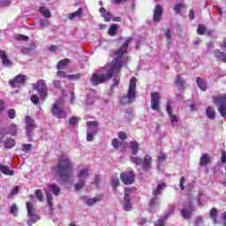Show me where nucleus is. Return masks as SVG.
Here are the masks:
<instances>
[{"label":"nucleus","mask_w":226,"mask_h":226,"mask_svg":"<svg viewBox=\"0 0 226 226\" xmlns=\"http://www.w3.org/2000/svg\"><path fill=\"white\" fill-rule=\"evenodd\" d=\"M18 211H19V208L17 207V204H13L11 207V209H10L11 215H13L14 216H17Z\"/></svg>","instance_id":"nucleus-49"},{"label":"nucleus","mask_w":226,"mask_h":226,"mask_svg":"<svg viewBox=\"0 0 226 226\" xmlns=\"http://www.w3.org/2000/svg\"><path fill=\"white\" fill-rule=\"evenodd\" d=\"M111 186H112L113 190H116L119 186V177H114L111 179Z\"/></svg>","instance_id":"nucleus-43"},{"label":"nucleus","mask_w":226,"mask_h":226,"mask_svg":"<svg viewBox=\"0 0 226 226\" xmlns=\"http://www.w3.org/2000/svg\"><path fill=\"white\" fill-rule=\"evenodd\" d=\"M39 11L43 15V17H46V19H50L52 17L50 11L47 7H40Z\"/></svg>","instance_id":"nucleus-31"},{"label":"nucleus","mask_w":226,"mask_h":226,"mask_svg":"<svg viewBox=\"0 0 226 226\" xmlns=\"http://www.w3.org/2000/svg\"><path fill=\"white\" fill-rule=\"evenodd\" d=\"M186 181V179H185L184 177H182L180 178V184H179V186H180V190H185V182Z\"/></svg>","instance_id":"nucleus-61"},{"label":"nucleus","mask_w":226,"mask_h":226,"mask_svg":"<svg viewBox=\"0 0 226 226\" xmlns=\"http://www.w3.org/2000/svg\"><path fill=\"white\" fill-rule=\"evenodd\" d=\"M35 197L40 202H43V192L40 189L35 190Z\"/></svg>","instance_id":"nucleus-44"},{"label":"nucleus","mask_w":226,"mask_h":226,"mask_svg":"<svg viewBox=\"0 0 226 226\" xmlns=\"http://www.w3.org/2000/svg\"><path fill=\"white\" fill-rule=\"evenodd\" d=\"M15 147V139L9 138L4 141V147L6 149H11V147Z\"/></svg>","instance_id":"nucleus-34"},{"label":"nucleus","mask_w":226,"mask_h":226,"mask_svg":"<svg viewBox=\"0 0 226 226\" xmlns=\"http://www.w3.org/2000/svg\"><path fill=\"white\" fill-rule=\"evenodd\" d=\"M50 192H52L55 197H57V195L61 193V188L56 184H48L47 187L44 188V193L46 195L48 205L49 207H52V206H54V203L52 202V200H54V197Z\"/></svg>","instance_id":"nucleus-4"},{"label":"nucleus","mask_w":226,"mask_h":226,"mask_svg":"<svg viewBox=\"0 0 226 226\" xmlns=\"http://www.w3.org/2000/svg\"><path fill=\"white\" fill-rule=\"evenodd\" d=\"M162 16H163V7H162V5L160 4H156L155 8L154 9L153 22H154V24L160 23Z\"/></svg>","instance_id":"nucleus-11"},{"label":"nucleus","mask_w":226,"mask_h":226,"mask_svg":"<svg viewBox=\"0 0 226 226\" xmlns=\"http://www.w3.org/2000/svg\"><path fill=\"white\" fill-rule=\"evenodd\" d=\"M26 135L31 137L33 131L36 128V122L31 117H26Z\"/></svg>","instance_id":"nucleus-12"},{"label":"nucleus","mask_w":226,"mask_h":226,"mask_svg":"<svg viewBox=\"0 0 226 226\" xmlns=\"http://www.w3.org/2000/svg\"><path fill=\"white\" fill-rule=\"evenodd\" d=\"M196 84L201 91H206V89H207V86L206 85V81L203 79H201L200 77L196 78Z\"/></svg>","instance_id":"nucleus-24"},{"label":"nucleus","mask_w":226,"mask_h":226,"mask_svg":"<svg viewBox=\"0 0 226 226\" xmlns=\"http://www.w3.org/2000/svg\"><path fill=\"white\" fill-rule=\"evenodd\" d=\"M15 40H17L18 41H27V40H29V37L26 35L19 34L15 37Z\"/></svg>","instance_id":"nucleus-48"},{"label":"nucleus","mask_w":226,"mask_h":226,"mask_svg":"<svg viewBox=\"0 0 226 226\" xmlns=\"http://www.w3.org/2000/svg\"><path fill=\"white\" fill-rule=\"evenodd\" d=\"M154 226H165V222L162 220H158L154 222Z\"/></svg>","instance_id":"nucleus-64"},{"label":"nucleus","mask_w":226,"mask_h":226,"mask_svg":"<svg viewBox=\"0 0 226 226\" xmlns=\"http://www.w3.org/2000/svg\"><path fill=\"white\" fill-rule=\"evenodd\" d=\"M151 163H153V158L149 155H146L141 162L143 170H151Z\"/></svg>","instance_id":"nucleus-19"},{"label":"nucleus","mask_w":226,"mask_h":226,"mask_svg":"<svg viewBox=\"0 0 226 226\" xmlns=\"http://www.w3.org/2000/svg\"><path fill=\"white\" fill-rule=\"evenodd\" d=\"M96 134H94V132H87V142H93V140H94V136Z\"/></svg>","instance_id":"nucleus-50"},{"label":"nucleus","mask_w":226,"mask_h":226,"mask_svg":"<svg viewBox=\"0 0 226 226\" xmlns=\"http://www.w3.org/2000/svg\"><path fill=\"white\" fill-rule=\"evenodd\" d=\"M31 149H33L32 144H23V151L25 153H27V151H31Z\"/></svg>","instance_id":"nucleus-56"},{"label":"nucleus","mask_w":226,"mask_h":226,"mask_svg":"<svg viewBox=\"0 0 226 226\" xmlns=\"http://www.w3.org/2000/svg\"><path fill=\"white\" fill-rule=\"evenodd\" d=\"M70 63V60L69 59H64V60H61L57 63L56 64V68L57 70H63L64 69V67L66 66V64H68Z\"/></svg>","instance_id":"nucleus-37"},{"label":"nucleus","mask_w":226,"mask_h":226,"mask_svg":"<svg viewBox=\"0 0 226 226\" xmlns=\"http://www.w3.org/2000/svg\"><path fill=\"white\" fill-rule=\"evenodd\" d=\"M7 115L10 119H15V117H17V113L13 109H8Z\"/></svg>","instance_id":"nucleus-47"},{"label":"nucleus","mask_w":226,"mask_h":226,"mask_svg":"<svg viewBox=\"0 0 226 226\" xmlns=\"http://www.w3.org/2000/svg\"><path fill=\"white\" fill-rule=\"evenodd\" d=\"M56 77H58V79H68V74H66V72L63 71H58L56 73Z\"/></svg>","instance_id":"nucleus-52"},{"label":"nucleus","mask_w":226,"mask_h":226,"mask_svg":"<svg viewBox=\"0 0 226 226\" xmlns=\"http://www.w3.org/2000/svg\"><path fill=\"white\" fill-rule=\"evenodd\" d=\"M173 10L177 15L179 14L181 12V10H183V4H177V5H175Z\"/></svg>","instance_id":"nucleus-51"},{"label":"nucleus","mask_w":226,"mask_h":226,"mask_svg":"<svg viewBox=\"0 0 226 226\" xmlns=\"http://www.w3.org/2000/svg\"><path fill=\"white\" fill-rule=\"evenodd\" d=\"M26 211L27 216H33V215H36V209L31 202H26Z\"/></svg>","instance_id":"nucleus-27"},{"label":"nucleus","mask_w":226,"mask_h":226,"mask_svg":"<svg viewBox=\"0 0 226 226\" xmlns=\"http://www.w3.org/2000/svg\"><path fill=\"white\" fill-rule=\"evenodd\" d=\"M102 17L104 18L105 22H110V20H112V14H110L109 12L102 14Z\"/></svg>","instance_id":"nucleus-55"},{"label":"nucleus","mask_w":226,"mask_h":226,"mask_svg":"<svg viewBox=\"0 0 226 226\" xmlns=\"http://www.w3.org/2000/svg\"><path fill=\"white\" fill-rule=\"evenodd\" d=\"M83 186H86V182L79 180V182L75 185L74 188L76 192H79V190H82Z\"/></svg>","instance_id":"nucleus-46"},{"label":"nucleus","mask_w":226,"mask_h":226,"mask_svg":"<svg viewBox=\"0 0 226 226\" xmlns=\"http://www.w3.org/2000/svg\"><path fill=\"white\" fill-rule=\"evenodd\" d=\"M17 193H19V186H15L11 191V193H10V196H13V195H17Z\"/></svg>","instance_id":"nucleus-62"},{"label":"nucleus","mask_w":226,"mask_h":226,"mask_svg":"<svg viewBox=\"0 0 226 226\" xmlns=\"http://www.w3.org/2000/svg\"><path fill=\"white\" fill-rule=\"evenodd\" d=\"M147 222V218H139L137 220L138 225H146V222Z\"/></svg>","instance_id":"nucleus-60"},{"label":"nucleus","mask_w":226,"mask_h":226,"mask_svg":"<svg viewBox=\"0 0 226 226\" xmlns=\"http://www.w3.org/2000/svg\"><path fill=\"white\" fill-rule=\"evenodd\" d=\"M130 160L132 163H134L135 165H142V158L137 157V156H131Z\"/></svg>","instance_id":"nucleus-41"},{"label":"nucleus","mask_w":226,"mask_h":226,"mask_svg":"<svg viewBox=\"0 0 226 226\" xmlns=\"http://www.w3.org/2000/svg\"><path fill=\"white\" fill-rule=\"evenodd\" d=\"M203 219L201 216L196 217L195 225L196 226H202Z\"/></svg>","instance_id":"nucleus-58"},{"label":"nucleus","mask_w":226,"mask_h":226,"mask_svg":"<svg viewBox=\"0 0 226 226\" xmlns=\"http://www.w3.org/2000/svg\"><path fill=\"white\" fill-rule=\"evenodd\" d=\"M217 216H218V209L212 208L210 210V218H212L215 225H216V223H218V221L216 220Z\"/></svg>","instance_id":"nucleus-32"},{"label":"nucleus","mask_w":226,"mask_h":226,"mask_svg":"<svg viewBox=\"0 0 226 226\" xmlns=\"http://www.w3.org/2000/svg\"><path fill=\"white\" fill-rule=\"evenodd\" d=\"M192 213H193V206L189 202L187 207L181 210V215L185 220H190Z\"/></svg>","instance_id":"nucleus-16"},{"label":"nucleus","mask_w":226,"mask_h":226,"mask_svg":"<svg viewBox=\"0 0 226 226\" xmlns=\"http://www.w3.org/2000/svg\"><path fill=\"white\" fill-rule=\"evenodd\" d=\"M73 162L68 154L62 153L58 158L56 172L62 179H70L73 176Z\"/></svg>","instance_id":"nucleus-2"},{"label":"nucleus","mask_w":226,"mask_h":226,"mask_svg":"<svg viewBox=\"0 0 226 226\" xmlns=\"http://www.w3.org/2000/svg\"><path fill=\"white\" fill-rule=\"evenodd\" d=\"M214 56L217 61H222V63H226V54L225 52H222L220 49H215L214 51Z\"/></svg>","instance_id":"nucleus-23"},{"label":"nucleus","mask_w":226,"mask_h":226,"mask_svg":"<svg viewBox=\"0 0 226 226\" xmlns=\"http://www.w3.org/2000/svg\"><path fill=\"white\" fill-rule=\"evenodd\" d=\"M83 10L79 7L76 11L68 15L69 20H77V19H82Z\"/></svg>","instance_id":"nucleus-22"},{"label":"nucleus","mask_w":226,"mask_h":226,"mask_svg":"<svg viewBox=\"0 0 226 226\" xmlns=\"http://www.w3.org/2000/svg\"><path fill=\"white\" fill-rule=\"evenodd\" d=\"M94 93H90L87 95V99L85 100V107L87 110H89V107H91V105H94Z\"/></svg>","instance_id":"nucleus-20"},{"label":"nucleus","mask_w":226,"mask_h":226,"mask_svg":"<svg viewBox=\"0 0 226 226\" xmlns=\"http://www.w3.org/2000/svg\"><path fill=\"white\" fill-rule=\"evenodd\" d=\"M118 138L121 139V140H125L126 139V132H120L118 133Z\"/></svg>","instance_id":"nucleus-63"},{"label":"nucleus","mask_w":226,"mask_h":226,"mask_svg":"<svg viewBox=\"0 0 226 226\" xmlns=\"http://www.w3.org/2000/svg\"><path fill=\"white\" fill-rule=\"evenodd\" d=\"M172 34H173V33L171 32L170 29L167 28L165 30L164 35H165V38L167 39L168 45L172 44Z\"/></svg>","instance_id":"nucleus-33"},{"label":"nucleus","mask_w":226,"mask_h":226,"mask_svg":"<svg viewBox=\"0 0 226 226\" xmlns=\"http://www.w3.org/2000/svg\"><path fill=\"white\" fill-rule=\"evenodd\" d=\"M130 149L132 150V154H133L134 156L139 154V142H137L136 140L132 141L130 143Z\"/></svg>","instance_id":"nucleus-25"},{"label":"nucleus","mask_w":226,"mask_h":226,"mask_svg":"<svg viewBox=\"0 0 226 226\" xmlns=\"http://www.w3.org/2000/svg\"><path fill=\"white\" fill-rule=\"evenodd\" d=\"M197 33L199 34H204V33H206V26L199 25L198 29H197Z\"/></svg>","instance_id":"nucleus-53"},{"label":"nucleus","mask_w":226,"mask_h":226,"mask_svg":"<svg viewBox=\"0 0 226 226\" xmlns=\"http://www.w3.org/2000/svg\"><path fill=\"white\" fill-rule=\"evenodd\" d=\"M160 202H161L160 198L158 196H154V198L150 200L149 206L150 207H155V206H158Z\"/></svg>","instance_id":"nucleus-36"},{"label":"nucleus","mask_w":226,"mask_h":226,"mask_svg":"<svg viewBox=\"0 0 226 226\" xmlns=\"http://www.w3.org/2000/svg\"><path fill=\"white\" fill-rule=\"evenodd\" d=\"M166 110L168 112L169 117H170L172 128H176V126H177V123H179V119L177 118V117L176 115L172 114V112H173L172 102H170V101L167 102Z\"/></svg>","instance_id":"nucleus-8"},{"label":"nucleus","mask_w":226,"mask_h":226,"mask_svg":"<svg viewBox=\"0 0 226 226\" xmlns=\"http://www.w3.org/2000/svg\"><path fill=\"white\" fill-rule=\"evenodd\" d=\"M132 41V37H128L124 40L123 45L113 54L112 65H106L103 68L102 73L99 75L98 73L92 74L90 78V83L92 86H99V84H103L107 80H110L114 75L121 72L123 64L128 61V57L124 55L128 54V45Z\"/></svg>","instance_id":"nucleus-1"},{"label":"nucleus","mask_w":226,"mask_h":226,"mask_svg":"<svg viewBox=\"0 0 226 226\" xmlns=\"http://www.w3.org/2000/svg\"><path fill=\"white\" fill-rule=\"evenodd\" d=\"M206 112L207 117H208V119L213 120L216 117V111H215V109H213L212 107H207Z\"/></svg>","instance_id":"nucleus-30"},{"label":"nucleus","mask_w":226,"mask_h":226,"mask_svg":"<svg viewBox=\"0 0 226 226\" xmlns=\"http://www.w3.org/2000/svg\"><path fill=\"white\" fill-rule=\"evenodd\" d=\"M175 84L177 87H183V86H185V79H183V78H181V76L178 75L176 78Z\"/></svg>","instance_id":"nucleus-40"},{"label":"nucleus","mask_w":226,"mask_h":226,"mask_svg":"<svg viewBox=\"0 0 226 226\" xmlns=\"http://www.w3.org/2000/svg\"><path fill=\"white\" fill-rule=\"evenodd\" d=\"M103 197L102 195H97L94 198H88V197H82V200L87 206H94V204H98V202H102V200Z\"/></svg>","instance_id":"nucleus-14"},{"label":"nucleus","mask_w":226,"mask_h":226,"mask_svg":"<svg viewBox=\"0 0 226 226\" xmlns=\"http://www.w3.org/2000/svg\"><path fill=\"white\" fill-rule=\"evenodd\" d=\"M124 211H132V202L130 201V198H128V200L124 198Z\"/></svg>","instance_id":"nucleus-39"},{"label":"nucleus","mask_w":226,"mask_h":226,"mask_svg":"<svg viewBox=\"0 0 226 226\" xmlns=\"http://www.w3.org/2000/svg\"><path fill=\"white\" fill-rule=\"evenodd\" d=\"M116 31H117V25L113 24L109 31H108V34H109V36H116Z\"/></svg>","instance_id":"nucleus-42"},{"label":"nucleus","mask_w":226,"mask_h":226,"mask_svg":"<svg viewBox=\"0 0 226 226\" xmlns=\"http://www.w3.org/2000/svg\"><path fill=\"white\" fill-rule=\"evenodd\" d=\"M0 172L4 176H13L14 174L13 170H10L8 166H4L3 164H0Z\"/></svg>","instance_id":"nucleus-26"},{"label":"nucleus","mask_w":226,"mask_h":226,"mask_svg":"<svg viewBox=\"0 0 226 226\" xmlns=\"http://www.w3.org/2000/svg\"><path fill=\"white\" fill-rule=\"evenodd\" d=\"M214 103L218 107L217 110L222 117H226V94L214 97Z\"/></svg>","instance_id":"nucleus-5"},{"label":"nucleus","mask_w":226,"mask_h":226,"mask_svg":"<svg viewBox=\"0 0 226 226\" xmlns=\"http://www.w3.org/2000/svg\"><path fill=\"white\" fill-rule=\"evenodd\" d=\"M31 102H32V103H34V105H38V103L40 102V99L38 98V95L33 94V95L31 96Z\"/></svg>","instance_id":"nucleus-54"},{"label":"nucleus","mask_w":226,"mask_h":226,"mask_svg":"<svg viewBox=\"0 0 226 226\" xmlns=\"http://www.w3.org/2000/svg\"><path fill=\"white\" fill-rule=\"evenodd\" d=\"M53 85L56 89H61V81H59V79H55Z\"/></svg>","instance_id":"nucleus-59"},{"label":"nucleus","mask_w":226,"mask_h":226,"mask_svg":"<svg viewBox=\"0 0 226 226\" xmlns=\"http://www.w3.org/2000/svg\"><path fill=\"white\" fill-rule=\"evenodd\" d=\"M165 188H167V185H165V183H158L157 186L154 188L152 192L154 197H158V195H162Z\"/></svg>","instance_id":"nucleus-17"},{"label":"nucleus","mask_w":226,"mask_h":226,"mask_svg":"<svg viewBox=\"0 0 226 226\" xmlns=\"http://www.w3.org/2000/svg\"><path fill=\"white\" fill-rule=\"evenodd\" d=\"M120 179L124 185H132L135 181L133 172H124L120 176Z\"/></svg>","instance_id":"nucleus-13"},{"label":"nucleus","mask_w":226,"mask_h":226,"mask_svg":"<svg viewBox=\"0 0 226 226\" xmlns=\"http://www.w3.org/2000/svg\"><path fill=\"white\" fill-rule=\"evenodd\" d=\"M28 221H27V225L31 226L33 223H36L38 220H40V216L38 215H28Z\"/></svg>","instance_id":"nucleus-35"},{"label":"nucleus","mask_w":226,"mask_h":226,"mask_svg":"<svg viewBox=\"0 0 226 226\" xmlns=\"http://www.w3.org/2000/svg\"><path fill=\"white\" fill-rule=\"evenodd\" d=\"M0 59H2L3 65L6 68H11L12 63L11 60L6 56L4 50H0Z\"/></svg>","instance_id":"nucleus-18"},{"label":"nucleus","mask_w":226,"mask_h":226,"mask_svg":"<svg viewBox=\"0 0 226 226\" xmlns=\"http://www.w3.org/2000/svg\"><path fill=\"white\" fill-rule=\"evenodd\" d=\"M137 189H135L134 187H131V188H125L124 189V199L126 200H128V199H130V194L131 193H135Z\"/></svg>","instance_id":"nucleus-38"},{"label":"nucleus","mask_w":226,"mask_h":226,"mask_svg":"<svg viewBox=\"0 0 226 226\" xmlns=\"http://www.w3.org/2000/svg\"><path fill=\"white\" fill-rule=\"evenodd\" d=\"M82 77L81 73H77V74H71L67 76V79L69 80H79Z\"/></svg>","instance_id":"nucleus-45"},{"label":"nucleus","mask_w":226,"mask_h":226,"mask_svg":"<svg viewBox=\"0 0 226 226\" xmlns=\"http://www.w3.org/2000/svg\"><path fill=\"white\" fill-rule=\"evenodd\" d=\"M41 27H49V26H50V22L49 19H41Z\"/></svg>","instance_id":"nucleus-57"},{"label":"nucleus","mask_w":226,"mask_h":226,"mask_svg":"<svg viewBox=\"0 0 226 226\" xmlns=\"http://www.w3.org/2000/svg\"><path fill=\"white\" fill-rule=\"evenodd\" d=\"M19 132V126L15 124H11L7 130V133H9V135H12L15 136L17 135V132Z\"/></svg>","instance_id":"nucleus-29"},{"label":"nucleus","mask_w":226,"mask_h":226,"mask_svg":"<svg viewBox=\"0 0 226 226\" xmlns=\"http://www.w3.org/2000/svg\"><path fill=\"white\" fill-rule=\"evenodd\" d=\"M89 177V170L87 168H84L83 170L78 172V178L79 181H83L86 183V179Z\"/></svg>","instance_id":"nucleus-21"},{"label":"nucleus","mask_w":226,"mask_h":226,"mask_svg":"<svg viewBox=\"0 0 226 226\" xmlns=\"http://www.w3.org/2000/svg\"><path fill=\"white\" fill-rule=\"evenodd\" d=\"M26 82H27V76L25 74H18L13 79L9 81V84L11 87H18Z\"/></svg>","instance_id":"nucleus-9"},{"label":"nucleus","mask_w":226,"mask_h":226,"mask_svg":"<svg viewBox=\"0 0 226 226\" xmlns=\"http://www.w3.org/2000/svg\"><path fill=\"white\" fill-rule=\"evenodd\" d=\"M61 102H63V100H58L53 104L52 114L58 119H64V117H66V112L61 109Z\"/></svg>","instance_id":"nucleus-7"},{"label":"nucleus","mask_w":226,"mask_h":226,"mask_svg":"<svg viewBox=\"0 0 226 226\" xmlns=\"http://www.w3.org/2000/svg\"><path fill=\"white\" fill-rule=\"evenodd\" d=\"M210 162V157L209 154H204L200 160V167H206L207 163H209Z\"/></svg>","instance_id":"nucleus-28"},{"label":"nucleus","mask_w":226,"mask_h":226,"mask_svg":"<svg viewBox=\"0 0 226 226\" xmlns=\"http://www.w3.org/2000/svg\"><path fill=\"white\" fill-rule=\"evenodd\" d=\"M87 132L90 133H94V135H96L98 132H100V128L98 127V122L97 121H88L87 122Z\"/></svg>","instance_id":"nucleus-15"},{"label":"nucleus","mask_w":226,"mask_h":226,"mask_svg":"<svg viewBox=\"0 0 226 226\" xmlns=\"http://www.w3.org/2000/svg\"><path fill=\"white\" fill-rule=\"evenodd\" d=\"M137 96V79L132 78L129 83L128 93L126 95L120 98V103L122 105H130L135 102Z\"/></svg>","instance_id":"nucleus-3"},{"label":"nucleus","mask_w":226,"mask_h":226,"mask_svg":"<svg viewBox=\"0 0 226 226\" xmlns=\"http://www.w3.org/2000/svg\"><path fill=\"white\" fill-rule=\"evenodd\" d=\"M151 109L155 112H160V94L158 92H153L151 94Z\"/></svg>","instance_id":"nucleus-10"},{"label":"nucleus","mask_w":226,"mask_h":226,"mask_svg":"<svg viewBox=\"0 0 226 226\" xmlns=\"http://www.w3.org/2000/svg\"><path fill=\"white\" fill-rule=\"evenodd\" d=\"M33 89L38 91V94L41 96V100H45V98H47L49 94L47 89V83H45L43 79H40L36 83H34L33 85Z\"/></svg>","instance_id":"nucleus-6"}]
</instances>
